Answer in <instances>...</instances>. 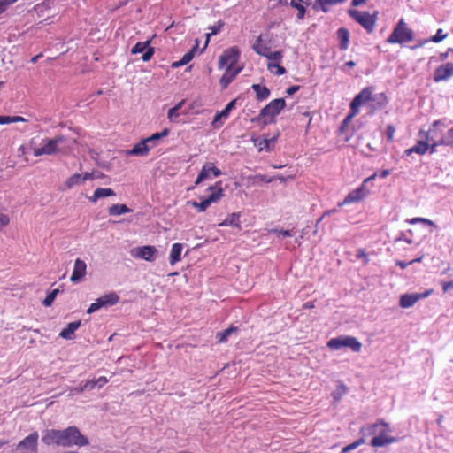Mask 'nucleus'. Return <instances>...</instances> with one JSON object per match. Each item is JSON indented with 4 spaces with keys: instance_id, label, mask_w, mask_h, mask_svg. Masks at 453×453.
<instances>
[{
    "instance_id": "6e6552de",
    "label": "nucleus",
    "mask_w": 453,
    "mask_h": 453,
    "mask_svg": "<svg viewBox=\"0 0 453 453\" xmlns=\"http://www.w3.org/2000/svg\"><path fill=\"white\" fill-rule=\"evenodd\" d=\"M286 105V102L283 98H277L272 100L267 105H265L259 113V118L265 119V123L273 121V119L280 114L281 110Z\"/></svg>"
},
{
    "instance_id": "72a5a7b5",
    "label": "nucleus",
    "mask_w": 453,
    "mask_h": 453,
    "mask_svg": "<svg viewBox=\"0 0 453 453\" xmlns=\"http://www.w3.org/2000/svg\"><path fill=\"white\" fill-rule=\"evenodd\" d=\"M131 211H132V210L130 208H128L126 204H119V203L113 204V205L110 206L108 209V213L111 216H119V215L128 213Z\"/></svg>"
},
{
    "instance_id": "f257e3e1",
    "label": "nucleus",
    "mask_w": 453,
    "mask_h": 453,
    "mask_svg": "<svg viewBox=\"0 0 453 453\" xmlns=\"http://www.w3.org/2000/svg\"><path fill=\"white\" fill-rule=\"evenodd\" d=\"M42 441L50 445L82 447L88 445V440L76 426H68L63 430L49 429L44 432Z\"/></svg>"
},
{
    "instance_id": "774afa93",
    "label": "nucleus",
    "mask_w": 453,
    "mask_h": 453,
    "mask_svg": "<svg viewBox=\"0 0 453 453\" xmlns=\"http://www.w3.org/2000/svg\"><path fill=\"white\" fill-rule=\"evenodd\" d=\"M9 124L8 116H0V125Z\"/></svg>"
},
{
    "instance_id": "cd10ccee",
    "label": "nucleus",
    "mask_w": 453,
    "mask_h": 453,
    "mask_svg": "<svg viewBox=\"0 0 453 453\" xmlns=\"http://www.w3.org/2000/svg\"><path fill=\"white\" fill-rule=\"evenodd\" d=\"M252 49L257 54L264 56L267 54L270 46L263 39V35H259L253 43Z\"/></svg>"
},
{
    "instance_id": "680f3d73",
    "label": "nucleus",
    "mask_w": 453,
    "mask_h": 453,
    "mask_svg": "<svg viewBox=\"0 0 453 453\" xmlns=\"http://www.w3.org/2000/svg\"><path fill=\"white\" fill-rule=\"evenodd\" d=\"M396 265H398L399 267H401L402 269H405L408 265H412V262H403V261H396L395 262Z\"/></svg>"
},
{
    "instance_id": "aec40b11",
    "label": "nucleus",
    "mask_w": 453,
    "mask_h": 453,
    "mask_svg": "<svg viewBox=\"0 0 453 453\" xmlns=\"http://www.w3.org/2000/svg\"><path fill=\"white\" fill-rule=\"evenodd\" d=\"M389 431V428L385 427L384 430H382L378 436H374L371 440V445L372 447H384L386 445L394 443L397 441V439L395 437L389 436L388 434V432Z\"/></svg>"
},
{
    "instance_id": "393cba45",
    "label": "nucleus",
    "mask_w": 453,
    "mask_h": 453,
    "mask_svg": "<svg viewBox=\"0 0 453 453\" xmlns=\"http://www.w3.org/2000/svg\"><path fill=\"white\" fill-rule=\"evenodd\" d=\"M240 218V212H233L231 214H228L227 217L219 224V226H232L237 228L238 230H241L242 225Z\"/></svg>"
},
{
    "instance_id": "c9c22d12",
    "label": "nucleus",
    "mask_w": 453,
    "mask_h": 453,
    "mask_svg": "<svg viewBox=\"0 0 453 453\" xmlns=\"http://www.w3.org/2000/svg\"><path fill=\"white\" fill-rule=\"evenodd\" d=\"M238 331H239V328L237 326H231L223 331L218 332L216 334L218 342H219V343L226 342L227 341L229 335L232 333H236Z\"/></svg>"
},
{
    "instance_id": "c756f323",
    "label": "nucleus",
    "mask_w": 453,
    "mask_h": 453,
    "mask_svg": "<svg viewBox=\"0 0 453 453\" xmlns=\"http://www.w3.org/2000/svg\"><path fill=\"white\" fill-rule=\"evenodd\" d=\"M115 196V192L113 189L110 188H98L94 191V194L91 197H89V200L91 202H96L100 198L108 197Z\"/></svg>"
},
{
    "instance_id": "e433bc0d",
    "label": "nucleus",
    "mask_w": 453,
    "mask_h": 453,
    "mask_svg": "<svg viewBox=\"0 0 453 453\" xmlns=\"http://www.w3.org/2000/svg\"><path fill=\"white\" fill-rule=\"evenodd\" d=\"M195 51H196V47H194L188 52L185 53L180 60L173 62L172 64V67L178 68V67H180V66H183V65L188 64L193 59Z\"/></svg>"
},
{
    "instance_id": "6ab92c4d",
    "label": "nucleus",
    "mask_w": 453,
    "mask_h": 453,
    "mask_svg": "<svg viewBox=\"0 0 453 453\" xmlns=\"http://www.w3.org/2000/svg\"><path fill=\"white\" fill-rule=\"evenodd\" d=\"M453 76V65L451 63H447L438 66L434 73V81L435 82H441L448 81Z\"/></svg>"
},
{
    "instance_id": "8fccbe9b",
    "label": "nucleus",
    "mask_w": 453,
    "mask_h": 453,
    "mask_svg": "<svg viewBox=\"0 0 453 453\" xmlns=\"http://www.w3.org/2000/svg\"><path fill=\"white\" fill-rule=\"evenodd\" d=\"M357 257L364 259L365 265H367L369 263L368 256H367V254H366V252L365 251L364 249H358L357 250Z\"/></svg>"
},
{
    "instance_id": "e2e57ef3",
    "label": "nucleus",
    "mask_w": 453,
    "mask_h": 453,
    "mask_svg": "<svg viewBox=\"0 0 453 453\" xmlns=\"http://www.w3.org/2000/svg\"><path fill=\"white\" fill-rule=\"evenodd\" d=\"M8 119H9V124L10 123H16V122H19V121H24V119L22 117H19V116H16V117H10V116H8Z\"/></svg>"
},
{
    "instance_id": "79ce46f5",
    "label": "nucleus",
    "mask_w": 453,
    "mask_h": 453,
    "mask_svg": "<svg viewBox=\"0 0 453 453\" xmlns=\"http://www.w3.org/2000/svg\"><path fill=\"white\" fill-rule=\"evenodd\" d=\"M183 102H180L178 104H176L174 107L171 108L168 111L167 118L171 122H175L177 119L179 118V111L182 107Z\"/></svg>"
},
{
    "instance_id": "2f4dec72",
    "label": "nucleus",
    "mask_w": 453,
    "mask_h": 453,
    "mask_svg": "<svg viewBox=\"0 0 453 453\" xmlns=\"http://www.w3.org/2000/svg\"><path fill=\"white\" fill-rule=\"evenodd\" d=\"M251 88L256 93V96L258 101L265 100L270 96L269 88L264 85L253 84Z\"/></svg>"
},
{
    "instance_id": "bf43d9fd",
    "label": "nucleus",
    "mask_w": 453,
    "mask_h": 453,
    "mask_svg": "<svg viewBox=\"0 0 453 453\" xmlns=\"http://www.w3.org/2000/svg\"><path fill=\"white\" fill-rule=\"evenodd\" d=\"M451 51H453V49H452V48H449L447 51L441 53V54H440V59H441V61L446 60V59L449 58V53H450Z\"/></svg>"
},
{
    "instance_id": "7c9ffc66",
    "label": "nucleus",
    "mask_w": 453,
    "mask_h": 453,
    "mask_svg": "<svg viewBox=\"0 0 453 453\" xmlns=\"http://www.w3.org/2000/svg\"><path fill=\"white\" fill-rule=\"evenodd\" d=\"M337 36L339 40V47L341 50H347L349 42V33L348 29L341 27L337 31Z\"/></svg>"
},
{
    "instance_id": "20e7f679",
    "label": "nucleus",
    "mask_w": 453,
    "mask_h": 453,
    "mask_svg": "<svg viewBox=\"0 0 453 453\" xmlns=\"http://www.w3.org/2000/svg\"><path fill=\"white\" fill-rule=\"evenodd\" d=\"M413 39L414 32L407 27L404 19H401L387 38V42L390 44H403L413 41Z\"/></svg>"
},
{
    "instance_id": "9d476101",
    "label": "nucleus",
    "mask_w": 453,
    "mask_h": 453,
    "mask_svg": "<svg viewBox=\"0 0 453 453\" xmlns=\"http://www.w3.org/2000/svg\"><path fill=\"white\" fill-rule=\"evenodd\" d=\"M119 302V296L115 292L104 295L92 303L87 310L88 314H91L98 311L102 307L112 306Z\"/></svg>"
},
{
    "instance_id": "f03ea898",
    "label": "nucleus",
    "mask_w": 453,
    "mask_h": 453,
    "mask_svg": "<svg viewBox=\"0 0 453 453\" xmlns=\"http://www.w3.org/2000/svg\"><path fill=\"white\" fill-rule=\"evenodd\" d=\"M448 130V126L445 121L439 119L434 121L426 133L420 132L422 138H425L429 142L431 153L436 150L437 146H449L448 142H446L449 140Z\"/></svg>"
},
{
    "instance_id": "5701e85b",
    "label": "nucleus",
    "mask_w": 453,
    "mask_h": 453,
    "mask_svg": "<svg viewBox=\"0 0 453 453\" xmlns=\"http://www.w3.org/2000/svg\"><path fill=\"white\" fill-rule=\"evenodd\" d=\"M240 67H226V72L222 75L219 84L223 89L226 88L228 85L234 80V78L241 72Z\"/></svg>"
},
{
    "instance_id": "ea45409f",
    "label": "nucleus",
    "mask_w": 453,
    "mask_h": 453,
    "mask_svg": "<svg viewBox=\"0 0 453 453\" xmlns=\"http://www.w3.org/2000/svg\"><path fill=\"white\" fill-rule=\"evenodd\" d=\"M267 69L275 75H283L286 73V69L280 65V63H273V62H268L267 63Z\"/></svg>"
},
{
    "instance_id": "49530a36",
    "label": "nucleus",
    "mask_w": 453,
    "mask_h": 453,
    "mask_svg": "<svg viewBox=\"0 0 453 453\" xmlns=\"http://www.w3.org/2000/svg\"><path fill=\"white\" fill-rule=\"evenodd\" d=\"M58 293V289L56 288L53 289L50 294H48L47 296L42 301L43 305L46 307L50 306L53 303Z\"/></svg>"
},
{
    "instance_id": "39448f33",
    "label": "nucleus",
    "mask_w": 453,
    "mask_h": 453,
    "mask_svg": "<svg viewBox=\"0 0 453 453\" xmlns=\"http://www.w3.org/2000/svg\"><path fill=\"white\" fill-rule=\"evenodd\" d=\"M208 190L211 192L210 195L200 203L196 201H188L187 204L196 208L198 212H203L211 203L219 202L224 196L222 188L218 184L210 186Z\"/></svg>"
},
{
    "instance_id": "58836bf2",
    "label": "nucleus",
    "mask_w": 453,
    "mask_h": 453,
    "mask_svg": "<svg viewBox=\"0 0 453 453\" xmlns=\"http://www.w3.org/2000/svg\"><path fill=\"white\" fill-rule=\"evenodd\" d=\"M290 5L297 10V19H303L304 18L306 9L304 5L302 4V0H291Z\"/></svg>"
},
{
    "instance_id": "7ed1b4c3",
    "label": "nucleus",
    "mask_w": 453,
    "mask_h": 453,
    "mask_svg": "<svg viewBox=\"0 0 453 453\" xmlns=\"http://www.w3.org/2000/svg\"><path fill=\"white\" fill-rule=\"evenodd\" d=\"M388 173L389 172H380V174L375 173L372 176L365 179L361 186L350 191L345 199L338 203V206L342 207L345 204L356 203L363 201L370 194L369 184L372 180L377 176L380 179H385Z\"/></svg>"
},
{
    "instance_id": "052dcab7",
    "label": "nucleus",
    "mask_w": 453,
    "mask_h": 453,
    "mask_svg": "<svg viewBox=\"0 0 453 453\" xmlns=\"http://www.w3.org/2000/svg\"><path fill=\"white\" fill-rule=\"evenodd\" d=\"M209 173L210 172H200V174L196 180V184H198L200 181L205 179L209 175Z\"/></svg>"
},
{
    "instance_id": "4468645a",
    "label": "nucleus",
    "mask_w": 453,
    "mask_h": 453,
    "mask_svg": "<svg viewBox=\"0 0 453 453\" xmlns=\"http://www.w3.org/2000/svg\"><path fill=\"white\" fill-rule=\"evenodd\" d=\"M132 255L135 257H140L146 261L152 262L157 257V250L156 247L151 245L142 246L133 250Z\"/></svg>"
},
{
    "instance_id": "f704fd0d",
    "label": "nucleus",
    "mask_w": 453,
    "mask_h": 453,
    "mask_svg": "<svg viewBox=\"0 0 453 453\" xmlns=\"http://www.w3.org/2000/svg\"><path fill=\"white\" fill-rule=\"evenodd\" d=\"M275 143V139H260L257 138L255 140V146L258 149L259 151L262 150H270L271 147H273Z\"/></svg>"
},
{
    "instance_id": "f3484780",
    "label": "nucleus",
    "mask_w": 453,
    "mask_h": 453,
    "mask_svg": "<svg viewBox=\"0 0 453 453\" xmlns=\"http://www.w3.org/2000/svg\"><path fill=\"white\" fill-rule=\"evenodd\" d=\"M56 154V147L54 139H44L41 144L33 148V155L39 157L42 155H53Z\"/></svg>"
},
{
    "instance_id": "4be33fe9",
    "label": "nucleus",
    "mask_w": 453,
    "mask_h": 453,
    "mask_svg": "<svg viewBox=\"0 0 453 453\" xmlns=\"http://www.w3.org/2000/svg\"><path fill=\"white\" fill-rule=\"evenodd\" d=\"M94 178V172L86 173L84 175L81 173H74L65 183V189H70L74 186L80 185L87 180Z\"/></svg>"
},
{
    "instance_id": "423d86ee",
    "label": "nucleus",
    "mask_w": 453,
    "mask_h": 453,
    "mask_svg": "<svg viewBox=\"0 0 453 453\" xmlns=\"http://www.w3.org/2000/svg\"><path fill=\"white\" fill-rule=\"evenodd\" d=\"M327 347L331 349H340L342 347H348L354 352H359L362 348L361 342L354 336L342 335L339 337L330 339L327 343Z\"/></svg>"
},
{
    "instance_id": "09e8293b",
    "label": "nucleus",
    "mask_w": 453,
    "mask_h": 453,
    "mask_svg": "<svg viewBox=\"0 0 453 453\" xmlns=\"http://www.w3.org/2000/svg\"><path fill=\"white\" fill-rule=\"evenodd\" d=\"M395 128L393 125L389 124L386 128V135L388 141H393L395 135Z\"/></svg>"
},
{
    "instance_id": "473e14b6",
    "label": "nucleus",
    "mask_w": 453,
    "mask_h": 453,
    "mask_svg": "<svg viewBox=\"0 0 453 453\" xmlns=\"http://www.w3.org/2000/svg\"><path fill=\"white\" fill-rule=\"evenodd\" d=\"M379 426H382L388 428V423H386L382 419H379L374 424H371V425L361 427L360 434H365L366 432L367 434L373 435L376 434L377 428ZM364 435H365V434H364ZM363 437L365 438V436H363Z\"/></svg>"
},
{
    "instance_id": "9b49d317",
    "label": "nucleus",
    "mask_w": 453,
    "mask_h": 453,
    "mask_svg": "<svg viewBox=\"0 0 453 453\" xmlns=\"http://www.w3.org/2000/svg\"><path fill=\"white\" fill-rule=\"evenodd\" d=\"M240 57V50L237 47H231L226 49L220 56L219 60V68L235 67Z\"/></svg>"
},
{
    "instance_id": "2eb2a0df",
    "label": "nucleus",
    "mask_w": 453,
    "mask_h": 453,
    "mask_svg": "<svg viewBox=\"0 0 453 453\" xmlns=\"http://www.w3.org/2000/svg\"><path fill=\"white\" fill-rule=\"evenodd\" d=\"M150 41L147 40L145 42H138L132 49L131 53L132 54H138L143 52V55L142 56V59L144 62H148L151 59V58L154 55V48L150 47Z\"/></svg>"
},
{
    "instance_id": "bb28decb",
    "label": "nucleus",
    "mask_w": 453,
    "mask_h": 453,
    "mask_svg": "<svg viewBox=\"0 0 453 453\" xmlns=\"http://www.w3.org/2000/svg\"><path fill=\"white\" fill-rule=\"evenodd\" d=\"M429 146L430 144L427 140H419L414 146L405 150V155L409 156L413 152L423 155L427 151Z\"/></svg>"
},
{
    "instance_id": "a211bd4d",
    "label": "nucleus",
    "mask_w": 453,
    "mask_h": 453,
    "mask_svg": "<svg viewBox=\"0 0 453 453\" xmlns=\"http://www.w3.org/2000/svg\"><path fill=\"white\" fill-rule=\"evenodd\" d=\"M236 100L230 101L220 112H218L213 119L212 126L215 128H219L223 126L224 120H226L233 109L235 108Z\"/></svg>"
},
{
    "instance_id": "dca6fc26",
    "label": "nucleus",
    "mask_w": 453,
    "mask_h": 453,
    "mask_svg": "<svg viewBox=\"0 0 453 453\" xmlns=\"http://www.w3.org/2000/svg\"><path fill=\"white\" fill-rule=\"evenodd\" d=\"M432 292L433 290L429 289L421 294H404L401 296L399 304L402 308H410L420 299L429 296Z\"/></svg>"
},
{
    "instance_id": "f8f14e48",
    "label": "nucleus",
    "mask_w": 453,
    "mask_h": 453,
    "mask_svg": "<svg viewBox=\"0 0 453 453\" xmlns=\"http://www.w3.org/2000/svg\"><path fill=\"white\" fill-rule=\"evenodd\" d=\"M53 139L56 147V154L69 153L73 151V150L76 146V140L72 137L59 135Z\"/></svg>"
},
{
    "instance_id": "0e129e2a",
    "label": "nucleus",
    "mask_w": 453,
    "mask_h": 453,
    "mask_svg": "<svg viewBox=\"0 0 453 453\" xmlns=\"http://www.w3.org/2000/svg\"><path fill=\"white\" fill-rule=\"evenodd\" d=\"M86 389L84 388V385H81L80 387L78 388H73L72 389V392H75L77 394H81L82 392H84Z\"/></svg>"
},
{
    "instance_id": "1a4fd4ad",
    "label": "nucleus",
    "mask_w": 453,
    "mask_h": 453,
    "mask_svg": "<svg viewBox=\"0 0 453 453\" xmlns=\"http://www.w3.org/2000/svg\"><path fill=\"white\" fill-rule=\"evenodd\" d=\"M372 88H363L351 101L350 103V113L348 116L347 119H350L354 116H356L360 110V107L366 102L372 99Z\"/></svg>"
},
{
    "instance_id": "4d7b16f0",
    "label": "nucleus",
    "mask_w": 453,
    "mask_h": 453,
    "mask_svg": "<svg viewBox=\"0 0 453 453\" xmlns=\"http://www.w3.org/2000/svg\"><path fill=\"white\" fill-rule=\"evenodd\" d=\"M300 87L297 85L291 86L287 88L286 92L288 95L292 96L299 90Z\"/></svg>"
},
{
    "instance_id": "69168bd1",
    "label": "nucleus",
    "mask_w": 453,
    "mask_h": 453,
    "mask_svg": "<svg viewBox=\"0 0 453 453\" xmlns=\"http://www.w3.org/2000/svg\"><path fill=\"white\" fill-rule=\"evenodd\" d=\"M428 42H430L429 39L420 40V41H418V43L416 46L411 47V49L414 50L416 48L422 47L425 43H426Z\"/></svg>"
},
{
    "instance_id": "5fc2aeb1",
    "label": "nucleus",
    "mask_w": 453,
    "mask_h": 453,
    "mask_svg": "<svg viewBox=\"0 0 453 453\" xmlns=\"http://www.w3.org/2000/svg\"><path fill=\"white\" fill-rule=\"evenodd\" d=\"M83 385L86 390H91L96 387V380H88Z\"/></svg>"
},
{
    "instance_id": "338daca9",
    "label": "nucleus",
    "mask_w": 453,
    "mask_h": 453,
    "mask_svg": "<svg viewBox=\"0 0 453 453\" xmlns=\"http://www.w3.org/2000/svg\"><path fill=\"white\" fill-rule=\"evenodd\" d=\"M365 2H366V0H352L351 4L353 6H359L363 4H365Z\"/></svg>"
},
{
    "instance_id": "b1692460",
    "label": "nucleus",
    "mask_w": 453,
    "mask_h": 453,
    "mask_svg": "<svg viewBox=\"0 0 453 453\" xmlns=\"http://www.w3.org/2000/svg\"><path fill=\"white\" fill-rule=\"evenodd\" d=\"M152 149V145H150L146 139L136 143L133 149L126 150V155L131 156H144Z\"/></svg>"
},
{
    "instance_id": "13d9d810",
    "label": "nucleus",
    "mask_w": 453,
    "mask_h": 453,
    "mask_svg": "<svg viewBox=\"0 0 453 453\" xmlns=\"http://www.w3.org/2000/svg\"><path fill=\"white\" fill-rule=\"evenodd\" d=\"M448 142L449 146H453V127L448 130Z\"/></svg>"
},
{
    "instance_id": "37998d69",
    "label": "nucleus",
    "mask_w": 453,
    "mask_h": 453,
    "mask_svg": "<svg viewBox=\"0 0 453 453\" xmlns=\"http://www.w3.org/2000/svg\"><path fill=\"white\" fill-rule=\"evenodd\" d=\"M365 442V440L364 437H361L360 439L357 440L356 441L343 447L342 449V453H348L351 450H354L357 447L363 445Z\"/></svg>"
},
{
    "instance_id": "a18cd8bd",
    "label": "nucleus",
    "mask_w": 453,
    "mask_h": 453,
    "mask_svg": "<svg viewBox=\"0 0 453 453\" xmlns=\"http://www.w3.org/2000/svg\"><path fill=\"white\" fill-rule=\"evenodd\" d=\"M447 36H448V34L445 33L441 28H439L436 31V34L434 36H432L431 38H429V40H430V42L438 43V42H441L442 40H444Z\"/></svg>"
},
{
    "instance_id": "6e6d98bb",
    "label": "nucleus",
    "mask_w": 453,
    "mask_h": 453,
    "mask_svg": "<svg viewBox=\"0 0 453 453\" xmlns=\"http://www.w3.org/2000/svg\"><path fill=\"white\" fill-rule=\"evenodd\" d=\"M443 292L446 293L449 289L453 288V281H442L441 282Z\"/></svg>"
},
{
    "instance_id": "de8ad7c7",
    "label": "nucleus",
    "mask_w": 453,
    "mask_h": 453,
    "mask_svg": "<svg viewBox=\"0 0 453 453\" xmlns=\"http://www.w3.org/2000/svg\"><path fill=\"white\" fill-rule=\"evenodd\" d=\"M18 0H0V14L4 12L10 5L17 2Z\"/></svg>"
},
{
    "instance_id": "c85d7f7f",
    "label": "nucleus",
    "mask_w": 453,
    "mask_h": 453,
    "mask_svg": "<svg viewBox=\"0 0 453 453\" xmlns=\"http://www.w3.org/2000/svg\"><path fill=\"white\" fill-rule=\"evenodd\" d=\"M183 245L181 243H173L172 245V249L169 256V262L172 265H175L177 262L181 259V252H182Z\"/></svg>"
},
{
    "instance_id": "a878e982",
    "label": "nucleus",
    "mask_w": 453,
    "mask_h": 453,
    "mask_svg": "<svg viewBox=\"0 0 453 453\" xmlns=\"http://www.w3.org/2000/svg\"><path fill=\"white\" fill-rule=\"evenodd\" d=\"M81 320L69 323L67 326L60 332L59 336L65 340H72L74 336V332L81 326Z\"/></svg>"
},
{
    "instance_id": "3c124183",
    "label": "nucleus",
    "mask_w": 453,
    "mask_h": 453,
    "mask_svg": "<svg viewBox=\"0 0 453 453\" xmlns=\"http://www.w3.org/2000/svg\"><path fill=\"white\" fill-rule=\"evenodd\" d=\"M270 233H273V234H277V236H279V237L280 236L287 237V236L292 235V234L289 230L271 229Z\"/></svg>"
},
{
    "instance_id": "c03bdc74",
    "label": "nucleus",
    "mask_w": 453,
    "mask_h": 453,
    "mask_svg": "<svg viewBox=\"0 0 453 453\" xmlns=\"http://www.w3.org/2000/svg\"><path fill=\"white\" fill-rule=\"evenodd\" d=\"M223 23L222 22H219L217 25H213L211 27H209V30L211 31L210 33H207L206 36H207V39H206V42H205V45L208 44L209 42V40H210V37L211 35H215L217 34H219L222 27H223Z\"/></svg>"
},
{
    "instance_id": "0eeeda50",
    "label": "nucleus",
    "mask_w": 453,
    "mask_h": 453,
    "mask_svg": "<svg viewBox=\"0 0 453 453\" xmlns=\"http://www.w3.org/2000/svg\"><path fill=\"white\" fill-rule=\"evenodd\" d=\"M348 13L356 22L360 24L367 33L370 34L374 30L377 13L371 14L368 12H360L356 9L349 10Z\"/></svg>"
},
{
    "instance_id": "4c0bfd02",
    "label": "nucleus",
    "mask_w": 453,
    "mask_h": 453,
    "mask_svg": "<svg viewBox=\"0 0 453 453\" xmlns=\"http://www.w3.org/2000/svg\"><path fill=\"white\" fill-rule=\"evenodd\" d=\"M168 134H169V129L165 128L163 131H161V132H159V133H155V134H153L152 135H150V137L146 138V141H147V142H148L150 145H152V149H153L154 147H156V146H157V142H158L160 139H162V138H164V137L167 136V135H168Z\"/></svg>"
},
{
    "instance_id": "ddd939ff",
    "label": "nucleus",
    "mask_w": 453,
    "mask_h": 453,
    "mask_svg": "<svg viewBox=\"0 0 453 453\" xmlns=\"http://www.w3.org/2000/svg\"><path fill=\"white\" fill-rule=\"evenodd\" d=\"M39 434L37 432H33L25 437L17 446V449L22 453H36Z\"/></svg>"
},
{
    "instance_id": "412c9836",
    "label": "nucleus",
    "mask_w": 453,
    "mask_h": 453,
    "mask_svg": "<svg viewBox=\"0 0 453 453\" xmlns=\"http://www.w3.org/2000/svg\"><path fill=\"white\" fill-rule=\"evenodd\" d=\"M87 273V265L86 263L77 258L74 262L73 270L72 272V275L70 280L73 283L79 282L81 279L84 278Z\"/></svg>"
},
{
    "instance_id": "a19ab883",
    "label": "nucleus",
    "mask_w": 453,
    "mask_h": 453,
    "mask_svg": "<svg viewBox=\"0 0 453 453\" xmlns=\"http://www.w3.org/2000/svg\"><path fill=\"white\" fill-rule=\"evenodd\" d=\"M268 59V62L280 63L283 58V53L280 50L271 51V49L267 50V54L264 55Z\"/></svg>"
},
{
    "instance_id": "603ef678",
    "label": "nucleus",
    "mask_w": 453,
    "mask_h": 453,
    "mask_svg": "<svg viewBox=\"0 0 453 453\" xmlns=\"http://www.w3.org/2000/svg\"><path fill=\"white\" fill-rule=\"evenodd\" d=\"M10 223V218L8 215L0 213V229L8 226Z\"/></svg>"
},
{
    "instance_id": "864d4df0",
    "label": "nucleus",
    "mask_w": 453,
    "mask_h": 453,
    "mask_svg": "<svg viewBox=\"0 0 453 453\" xmlns=\"http://www.w3.org/2000/svg\"><path fill=\"white\" fill-rule=\"evenodd\" d=\"M109 380L105 376H101L97 380H96V387L101 388L104 387L106 383H108Z\"/></svg>"
}]
</instances>
